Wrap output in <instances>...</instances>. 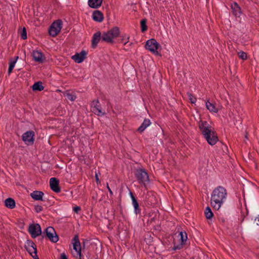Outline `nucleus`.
I'll use <instances>...</instances> for the list:
<instances>
[{
  "instance_id": "32",
  "label": "nucleus",
  "mask_w": 259,
  "mask_h": 259,
  "mask_svg": "<svg viewBox=\"0 0 259 259\" xmlns=\"http://www.w3.org/2000/svg\"><path fill=\"white\" fill-rule=\"evenodd\" d=\"M20 36L22 39L24 40L27 38V31L25 27H23L20 33Z\"/></svg>"
},
{
  "instance_id": "37",
  "label": "nucleus",
  "mask_w": 259,
  "mask_h": 259,
  "mask_svg": "<svg viewBox=\"0 0 259 259\" xmlns=\"http://www.w3.org/2000/svg\"><path fill=\"white\" fill-rule=\"evenodd\" d=\"M27 252L30 254L32 255V254H33V250L32 247L29 248H26V249Z\"/></svg>"
},
{
  "instance_id": "48",
  "label": "nucleus",
  "mask_w": 259,
  "mask_h": 259,
  "mask_svg": "<svg viewBox=\"0 0 259 259\" xmlns=\"http://www.w3.org/2000/svg\"><path fill=\"white\" fill-rule=\"evenodd\" d=\"M221 221L222 222H224L225 221V219L224 218L221 219Z\"/></svg>"
},
{
  "instance_id": "44",
  "label": "nucleus",
  "mask_w": 259,
  "mask_h": 259,
  "mask_svg": "<svg viewBox=\"0 0 259 259\" xmlns=\"http://www.w3.org/2000/svg\"><path fill=\"white\" fill-rule=\"evenodd\" d=\"M128 39H129V36L127 37V40H128ZM128 40H127L126 42H124V45H126L128 44Z\"/></svg>"
},
{
  "instance_id": "2",
  "label": "nucleus",
  "mask_w": 259,
  "mask_h": 259,
  "mask_svg": "<svg viewBox=\"0 0 259 259\" xmlns=\"http://www.w3.org/2000/svg\"><path fill=\"white\" fill-rule=\"evenodd\" d=\"M227 195V191L224 187L218 186L215 188L211 196V206L215 209L219 210L226 199Z\"/></svg>"
},
{
  "instance_id": "52",
  "label": "nucleus",
  "mask_w": 259,
  "mask_h": 259,
  "mask_svg": "<svg viewBox=\"0 0 259 259\" xmlns=\"http://www.w3.org/2000/svg\"><path fill=\"white\" fill-rule=\"evenodd\" d=\"M125 50L126 51H128V50H129V49H125Z\"/></svg>"
},
{
  "instance_id": "49",
  "label": "nucleus",
  "mask_w": 259,
  "mask_h": 259,
  "mask_svg": "<svg viewBox=\"0 0 259 259\" xmlns=\"http://www.w3.org/2000/svg\"><path fill=\"white\" fill-rule=\"evenodd\" d=\"M225 147L226 148V150L228 149L227 146L226 145H225Z\"/></svg>"
},
{
  "instance_id": "22",
  "label": "nucleus",
  "mask_w": 259,
  "mask_h": 259,
  "mask_svg": "<svg viewBox=\"0 0 259 259\" xmlns=\"http://www.w3.org/2000/svg\"><path fill=\"white\" fill-rule=\"evenodd\" d=\"M151 121L149 119L145 118L142 124L140 126V127L137 129V131L140 133H142L144 132V131L150 125Z\"/></svg>"
},
{
  "instance_id": "8",
  "label": "nucleus",
  "mask_w": 259,
  "mask_h": 259,
  "mask_svg": "<svg viewBox=\"0 0 259 259\" xmlns=\"http://www.w3.org/2000/svg\"><path fill=\"white\" fill-rule=\"evenodd\" d=\"M28 232L32 238H35L42 234L41 227L40 225L37 223L30 224L28 228Z\"/></svg>"
},
{
  "instance_id": "51",
  "label": "nucleus",
  "mask_w": 259,
  "mask_h": 259,
  "mask_svg": "<svg viewBox=\"0 0 259 259\" xmlns=\"http://www.w3.org/2000/svg\"><path fill=\"white\" fill-rule=\"evenodd\" d=\"M132 44H133V43H132V42H131V43L129 44V45H130V46H131Z\"/></svg>"
},
{
  "instance_id": "30",
  "label": "nucleus",
  "mask_w": 259,
  "mask_h": 259,
  "mask_svg": "<svg viewBox=\"0 0 259 259\" xmlns=\"http://www.w3.org/2000/svg\"><path fill=\"white\" fill-rule=\"evenodd\" d=\"M147 201L148 202V204L151 205H154L157 203V199L153 195H148Z\"/></svg>"
},
{
  "instance_id": "9",
  "label": "nucleus",
  "mask_w": 259,
  "mask_h": 259,
  "mask_svg": "<svg viewBox=\"0 0 259 259\" xmlns=\"http://www.w3.org/2000/svg\"><path fill=\"white\" fill-rule=\"evenodd\" d=\"M160 47V45L154 38H151L146 41L145 48L150 51L151 53L156 55H159L157 50Z\"/></svg>"
},
{
  "instance_id": "14",
  "label": "nucleus",
  "mask_w": 259,
  "mask_h": 259,
  "mask_svg": "<svg viewBox=\"0 0 259 259\" xmlns=\"http://www.w3.org/2000/svg\"><path fill=\"white\" fill-rule=\"evenodd\" d=\"M50 186L52 190L56 193H59L61 191L59 186V181L56 178H52L50 180Z\"/></svg>"
},
{
  "instance_id": "46",
  "label": "nucleus",
  "mask_w": 259,
  "mask_h": 259,
  "mask_svg": "<svg viewBox=\"0 0 259 259\" xmlns=\"http://www.w3.org/2000/svg\"><path fill=\"white\" fill-rule=\"evenodd\" d=\"M247 135H248V133H247V132H246V134H245V138H246V139H247V138H248Z\"/></svg>"
},
{
  "instance_id": "18",
  "label": "nucleus",
  "mask_w": 259,
  "mask_h": 259,
  "mask_svg": "<svg viewBox=\"0 0 259 259\" xmlns=\"http://www.w3.org/2000/svg\"><path fill=\"white\" fill-rule=\"evenodd\" d=\"M30 195L34 200L43 201L42 197L44 193L42 191L36 190L31 193Z\"/></svg>"
},
{
  "instance_id": "40",
  "label": "nucleus",
  "mask_w": 259,
  "mask_h": 259,
  "mask_svg": "<svg viewBox=\"0 0 259 259\" xmlns=\"http://www.w3.org/2000/svg\"><path fill=\"white\" fill-rule=\"evenodd\" d=\"M95 178H96V181L97 183V184L100 183V181L99 180L98 175V174L97 173L95 175Z\"/></svg>"
},
{
  "instance_id": "43",
  "label": "nucleus",
  "mask_w": 259,
  "mask_h": 259,
  "mask_svg": "<svg viewBox=\"0 0 259 259\" xmlns=\"http://www.w3.org/2000/svg\"><path fill=\"white\" fill-rule=\"evenodd\" d=\"M154 221H155V218L154 217L151 218L150 221V223H151L152 222H154Z\"/></svg>"
},
{
  "instance_id": "10",
  "label": "nucleus",
  "mask_w": 259,
  "mask_h": 259,
  "mask_svg": "<svg viewBox=\"0 0 259 259\" xmlns=\"http://www.w3.org/2000/svg\"><path fill=\"white\" fill-rule=\"evenodd\" d=\"M34 132L33 131H28L24 133L22 136V139L27 145H32L34 141Z\"/></svg>"
},
{
  "instance_id": "28",
  "label": "nucleus",
  "mask_w": 259,
  "mask_h": 259,
  "mask_svg": "<svg viewBox=\"0 0 259 259\" xmlns=\"http://www.w3.org/2000/svg\"><path fill=\"white\" fill-rule=\"evenodd\" d=\"M204 213L205 216L207 219L210 220L213 216V213L209 206L206 207Z\"/></svg>"
},
{
  "instance_id": "1",
  "label": "nucleus",
  "mask_w": 259,
  "mask_h": 259,
  "mask_svg": "<svg viewBox=\"0 0 259 259\" xmlns=\"http://www.w3.org/2000/svg\"><path fill=\"white\" fill-rule=\"evenodd\" d=\"M198 126L207 143L211 146L215 145L219 139L216 132L211 129L212 127L206 121L200 120Z\"/></svg>"
},
{
  "instance_id": "42",
  "label": "nucleus",
  "mask_w": 259,
  "mask_h": 259,
  "mask_svg": "<svg viewBox=\"0 0 259 259\" xmlns=\"http://www.w3.org/2000/svg\"><path fill=\"white\" fill-rule=\"evenodd\" d=\"M243 54H244V60L247 59V54L245 53V52H244Z\"/></svg>"
},
{
  "instance_id": "45",
  "label": "nucleus",
  "mask_w": 259,
  "mask_h": 259,
  "mask_svg": "<svg viewBox=\"0 0 259 259\" xmlns=\"http://www.w3.org/2000/svg\"><path fill=\"white\" fill-rule=\"evenodd\" d=\"M152 241V238H151V236H150V239H149V243H150Z\"/></svg>"
},
{
  "instance_id": "17",
  "label": "nucleus",
  "mask_w": 259,
  "mask_h": 259,
  "mask_svg": "<svg viewBox=\"0 0 259 259\" xmlns=\"http://www.w3.org/2000/svg\"><path fill=\"white\" fill-rule=\"evenodd\" d=\"M130 195L132 200L133 204L134 206L135 212L136 214H140L141 212V209L139 207V203L137 199L135 198L133 193L131 191L130 192Z\"/></svg>"
},
{
  "instance_id": "33",
  "label": "nucleus",
  "mask_w": 259,
  "mask_h": 259,
  "mask_svg": "<svg viewBox=\"0 0 259 259\" xmlns=\"http://www.w3.org/2000/svg\"><path fill=\"white\" fill-rule=\"evenodd\" d=\"M67 96L68 99L72 101H74L76 98V96L73 95L71 94H67Z\"/></svg>"
},
{
  "instance_id": "31",
  "label": "nucleus",
  "mask_w": 259,
  "mask_h": 259,
  "mask_svg": "<svg viewBox=\"0 0 259 259\" xmlns=\"http://www.w3.org/2000/svg\"><path fill=\"white\" fill-rule=\"evenodd\" d=\"M188 97L189 98V100H190V102L192 104H194L196 102V98H195L192 94L188 93Z\"/></svg>"
},
{
  "instance_id": "50",
  "label": "nucleus",
  "mask_w": 259,
  "mask_h": 259,
  "mask_svg": "<svg viewBox=\"0 0 259 259\" xmlns=\"http://www.w3.org/2000/svg\"><path fill=\"white\" fill-rule=\"evenodd\" d=\"M246 210L247 214L248 211V209H247V207H246Z\"/></svg>"
},
{
  "instance_id": "35",
  "label": "nucleus",
  "mask_w": 259,
  "mask_h": 259,
  "mask_svg": "<svg viewBox=\"0 0 259 259\" xmlns=\"http://www.w3.org/2000/svg\"><path fill=\"white\" fill-rule=\"evenodd\" d=\"M37 248H35L34 251H33V254H32V255H31V256L34 259H39V257H38V255H37Z\"/></svg>"
},
{
  "instance_id": "3",
  "label": "nucleus",
  "mask_w": 259,
  "mask_h": 259,
  "mask_svg": "<svg viewBox=\"0 0 259 259\" xmlns=\"http://www.w3.org/2000/svg\"><path fill=\"white\" fill-rule=\"evenodd\" d=\"M120 34L119 28L115 26L107 32L102 33V41L109 44H114V39L119 36Z\"/></svg>"
},
{
  "instance_id": "15",
  "label": "nucleus",
  "mask_w": 259,
  "mask_h": 259,
  "mask_svg": "<svg viewBox=\"0 0 259 259\" xmlns=\"http://www.w3.org/2000/svg\"><path fill=\"white\" fill-rule=\"evenodd\" d=\"M87 55V52L84 50H82L79 53H76L74 55L72 56L71 58L76 63H80L85 59Z\"/></svg>"
},
{
  "instance_id": "19",
  "label": "nucleus",
  "mask_w": 259,
  "mask_h": 259,
  "mask_svg": "<svg viewBox=\"0 0 259 259\" xmlns=\"http://www.w3.org/2000/svg\"><path fill=\"white\" fill-rule=\"evenodd\" d=\"M93 19L98 22H101L104 19L103 14L99 10L95 11L92 15Z\"/></svg>"
},
{
  "instance_id": "20",
  "label": "nucleus",
  "mask_w": 259,
  "mask_h": 259,
  "mask_svg": "<svg viewBox=\"0 0 259 259\" xmlns=\"http://www.w3.org/2000/svg\"><path fill=\"white\" fill-rule=\"evenodd\" d=\"M103 0H89L88 5L90 7L94 9H97L102 4Z\"/></svg>"
},
{
  "instance_id": "4",
  "label": "nucleus",
  "mask_w": 259,
  "mask_h": 259,
  "mask_svg": "<svg viewBox=\"0 0 259 259\" xmlns=\"http://www.w3.org/2000/svg\"><path fill=\"white\" fill-rule=\"evenodd\" d=\"M134 175L138 183L144 185L146 188V183L149 182V177L147 171L144 168L137 169Z\"/></svg>"
},
{
  "instance_id": "13",
  "label": "nucleus",
  "mask_w": 259,
  "mask_h": 259,
  "mask_svg": "<svg viewBox=\"0 0 259 259\" xmlns=\"http://www.w3.org/2000/svg\"><path fill=\"white\" fill-rule=\"evenodd\" d=\"M233 14L236 17L237 21L241 22V18L240 16L242 15V11L240 7L239 6L237 3H234L231 5Z\"/></svg>"
},
{
  "instance_id": "38",
  "label": "nucleus",
  "mask_w": 259,
  "mask_h": 259,
  "mask_svg": "<svg viewBox=\"0 0 259 259\" xmlns=\"http://www.w3.org/2000/svg\"><path fill=\"white\" fill-rule=\"evenodd\" d=\"M60 259H68V258L65 253H62L61 254Z\"/></svg>"
},
{
  "instance_id": "11",
  "label": "nucleus",
  "mask_w": 259,
  "mask_h": 259,
  "mask_svg": "<svg viewBox=\"0 0 259 259\" xmlns=\"http://www.w3.org/2000/svg\"><path fill=\"white\" fill-rule=\"evenodd\" d=\"M91 107L92 112L98 116H103L105 114V112L102 110L101 105L98 100H94L92 102Z\"/></svg>"
},
{
  "instance_id": "5",
  "label": "nucleus",
  "mask_w": 259,
  "mask_h": 259,
  "mask_svg": "<svg viewBox=\"0 0 259 259\" xmlns=\"http://www.w3.org/2000/svg\"><path fill=\"white\" fill-rule=\"evenodd\" d=\"M45 237L48 238L53 243H56L59 240V236L57 234L54 228L52 227H48L45 229L40 240L42 241Z\"/></svg>"
},
{
  "instance_id": "39",
  "label": "nucleus",
  "mask_w": 259,
  "mask_h": 259,
  "mask_svg": "<svg viewBox=\"0 0 259 259\" xmlns=\"http://www.w3.org/2000/svg\"><path fill=\"white\" fill-rule=\"evenodd\" d=\"M238 55L240 59L243 60V51H241L238 52Z\"/></svg>"
},
{
  "instance_id": "24",
  "label": "nucleus",
  "mask_w": 259,
  "mask_h": 259,
  "mask_svg": "<svg viewBox=\"0 0 259 259\" xmlns=\"http://www.w3.org/2000/svg\"><path fill=\"white\" fill-rule=\"evenodd\" d=\"M32 89L33 91H41L44 89V87L42 85V82L39 81L33 84Z\"/></svg>"
},
{
  "instance_id": "47",
  "label": "nucleus",
  "mask_w": 259,
  "mask_h": 259,
  "mask_svg": "<svg viewBox=\"0 0 259 259\" xmlns=\"http://www.w3.org/2000/svg\"><path fill=\"white\" fill-rule=\"evenodd\" d=\"M239 203L240 204L241 206L242 205L241 204V199H240V197L239 198Z\"/></svg>"
},
{
  "instance_id": "7",
  "label": "nucleus",
  "mask_w": 259,
  "mask_h": 259,
  "mask_svg": "<svg viewBox=\"0 0 259 259\" xmlns=\"http://www.w3.org/2000/svg\"><path fill=\"white\" fill-rule=\"evenodd\" d=\"M62 21L60 19L55 21L50 26L49 29V34L55 37L61 31L62 29Z\"/></svg>"
},
{
  "instance_id": "41",
  "label": "nucleus",
  "mask_w": 259,
  "mask_h": 259,
  "mask_svg": "<svg viewBox=\"0 0 259 259\" xmlns=\"http://www.w3.org/2000/svg\"><path fill=\"white\" fill-rule=\"evenodd\" d=\"M107 188L108 190V191H109V192L110 193V194L111 195H113V192H112V190H111V189L110 188L108 183L107 184Z\"/></svg>"
},
{
  "instance_id": "29",
  "label": "nucleus",
  "mask_w": 259,
  "mask_h": 259,
  "mask_svg": "<svg viewBox=\"0 0 259 259\" xmlns=\"http://www.w3.org/2000/svg\"><path fill=\"white\" fill-rule=\"evenodd\" d=\"M141 31L144 32L147 30L148 27L147 26V19H143L140 22Z\"/></svg>"
},
{
  "instance_id": "16",
  "label": "nucleus",
  "mask_w": 259,
  "mask_h": 259,
  "mask_svg": "<svg viewBox=\"0 0 259 259\" xmlns=\"http://www.w3.org/2000/svg\"><path fill=\"white\" fill-rule=\"evenodd\" d=\"M100 40L102 41V33L100 31H98L94 33L92 37V48L93 49L96 48Z\"/></svg>"
},
{
  "instance_id": "21",
  "label": "nucleus",
  "mask_w": 259,
  "mask_h": 259,
  "mask_svg": "<svg viewBox=\"0 0 259 259\" xmlns=\"http://www.w3.org/2000/svg\"><path fill=\"white\" fill-rule=\"evenodd\" d=\"M33 58L35 61L39 63L43 62L42 57L43 54L38 51H34L32 53Z\"/></svg>"
},
{
  "instance_id": "54",
  "label": "nucleus",
  "mask_w": 259,
  "mask_h": 259,
  "mask_svg": "<svg viewBox=\"0 0 259 259\" xmlns=\"http://www.w3.org/2000/svg\"><path fill=\"white\" fill-rule=\"evenodd\" d=\"M258 259H259V257H258Z\"/></svg>"
},
{
  "instance_id": "36",
  "label": "nucleus",
  "mask_w": 259,
  "mask_h": 259,
  "mask_svg": "<svg viewBox=\"0 0 259 259\" xmlns=\"http://www.w3.org/2000/svg\"><path fill=\"white\" fill-rule=\"evenodd\" d=\"M73 210L74 212L78 213L79 211L81 210V207L80 206H76L73 207Z\"/></svg>"
},
{
  "instance_id": "34",
  "label": "nucleus",
  "mask_w": 259,
  "mask_h": 259,
  "mask_svg": "<svg viewBox=\"0 0 259 259\" xmlns=\"http://www.w3.org/2000/svg\"><path fill=\"white\" fill-rule=\"evenodd\" d=\"M34 210L36 212H40L42 210V207L41 205H37L34 206Z\"/></svg>"
},
{
  "instance_id": "26",
  "label": "nucleus",
  "mask_w": 259,
  "mask_h": 259,
  "mask_svg": "<svg viewBox=\"0 0 259 259\" xmlns=\"http://www.w3.org/2000/svg\"><path fill=\"white\" fill-rule=\"evenodd\" d=\"M19 57L16 56L15 57V59L14 60H11L9 62V66L8 68V73L10 74L11 73H12L13 69L14 68L15 63L18 59Z\"/></svg>"
},
{
  "instance_id": "12",
  "label": "nucleus",
  "mask_w": 259,
  "mask_h": 259,
  "mask_svg": "<svg viewBox=\"0 0 259 259\" xmlns=\"http://www.w3.org/2000/svg\"><path fill=\"white\" fill-rule=\"evenodd\" d=\"M179 236L180 237V243L177 245L174 244L173 249L174 250L180 249L183 248L187 239V234L186 232H180Z\"/></svg>"
},
{
  "instance_id": "53",
  "label": "nucleus",
  "mask_w": 259,
  "mask_h": 259,
  "mask_svg": "<svg viewBox=\"0 0 259 259\" xmlns=\"http://www.w3.org/2000/svg\"><path fill=\"white\" fill-rule=\"evenodd\" d=\"M243 200H245V198H243Z\"/></svg>"
},
{
  "instance_id": "6",
  "label": "nucleus",
  "mask_w": 259,
  "mask_h": 259,
  "mask_svg": "<svg viewBox=\"0 0 259 259\" xmlns=\"http://www.w3.org/2000/svg\"><path fill=\"white\" fill-rule=\"evenodd\" d=\"M72 241H73V247L74 250L72 252L73 256L77 259H83L81 254V247L78 235H76L74 237Z\"/></svg>"
},
{
  "instance_id": "25",
  "label": "nucleus",
  "mask_w": 259,
  "mask_h": 259,
  "mask_svg": "<svg viewBox=\"0 0 259 259\" xmlns=\"http://www.w3.org/2000/svg\"><path fill=\"white\" fill-rule=\"evenodd\" d=\"M206 106L207 109L210 112H213L214 113H217L218 111V110L215 107L214 104H213L212 103L209 102L208 101H207V102H206Z\"/></svg>"
},
{
  "instance_id": "27",
  "label": "nucleus",
  "mask_w": 259,
  "mask_h": 259,
  "mask_svg": "<svg viewBox=\"0 0 259 259\" xmlns=\"http://www.w3.org/2000/svg\"><path fill=\"white\" fill-rule=\"evenodd\" d=\"M24 247L26 249V248H29L32 247L33 250V251H34L35 248H36V245L35 244L33 241L30 239H28L26 241Z\"/></svg>"
},
{
  "instance_id": "23",
  "label": "nucleus",
  "mask_w": 259,
  "mask_h": 259,
  "mask_svg": "<svg viewBox=\"0 0 259 259\" xmlns=\"http://www.w3.org/2000/svg\"><path fill=\"white\" fill-rule=\"evenodd\" d=\"M5 206L10 209L14 208L16 206V202L14 199L8 198L5 201Z\"/></svg>"
}]
</instances>
